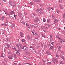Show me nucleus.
Returning <instances> with one entry per match:
<instances>
[{"mask_svg":"<svg viewBox=\"0 0 65 65\" xmlns=\"http://www.w3.org/2000/svg\"><path fill=\"white\" fill-rule=\"evenodd\" d=\"M9 3L11 6H15V4L13 2L9 1Z\"/></svg>","mask_w":65,"mask_h":65,"instance_id":"obj_1","label":"nucleus"},{"mask_svg":"<svg viewBox=\"0 0 65 65\" xmlns=\"http://www.w3.org/2000/svg\"><path fill=\"white\" fill-rule=\"evenodd\" d=\"M52 61L53 63L54 64H55V62H54V61H55L56 63H57L58 62V61H57V59H56V58H52Z\"/></svg>","mask_w":65,"mask_h":65,"instance_id":"obj_2","label":"nucleus"},{"mask_svg":"<svg viewBox=\"0 0 65 65\" xmlns=\"http://www.w3.org/2000/svg\"><path fill=\"white\" fill-rule=\"evenodd\" d=\"M5 47L6 48H9L10 47L8 43H7L5 45Z\"/></svg>","mask_w":65,"mask_h":65,"instance_id":"obj_3","label":"nucleus"},{"mask_svg":"<svg viewBox=\"0 0 65 65\" xmlns=\"http://www.w3.org/2000/svg\"><path fill=\"white\" fill-rule=\"evenodd\" d=\"M38 21H39V19L38 17H37L34 20V22L35 23H37Z\"/></svg>","mask_w":65,"mask_h":65,"instance_id":"obj_4","label":"nucleus"},{"mask_svg":"<svg viewBox=\"0 0 65 65\" xmlns=\"http://www.w3.org/2000/svg\"><path fill=\"white\" fill-rule=\"evenodd\" d=\"M25 47H26V46H23L22 45H21L20 46V48L21 49H24Z\"/></svg>","mask_w":65,"mask_h":65,"instance_id":"obj_5","label":"nucleus"},{"mask_svg":"<svg viewBox=\"0 0 65 65\" xmlns=\"http://www.w3.org/2000/svg\"><path fill=\"white\" fill-rule=\"evenodd\" d=\"M54 24H55V23H57L59 22V20L57 19H54Z\"/></svg>","mask_w":65,"mask_h":65,"instance_id":"obj_6","label":"nucleus"},{"mask_svg":"<svg viewBox=\"0 0 65 65\" xmlns=\"http://www.w3.org/2000/svg\"><path fill=\"white\" fill-rule=\"evenodd\" d=\"M27 39H32L33 38V37L32 36H31V37L30 36H28L27 37Z\"/></svg>","mask_w":65,"mask_h":65,"instance_id":"obj_7","label":"nucleus"},{"mask_svg":"<svg viewBox=\"0 0 65 65\" xmlns=\"http://www.w3.org/2000/svg\"><path fill=\"white\" fill-rule=\"evenodd\" d=\"M24 48L25 49L24 50L25 51H27L28 50V47H26H26H24Z\"/></svg>","mask_w":65,"mask_h":65,"instance_id":"obj_8","label":"nucleus"},{"mask_svg":"<svg viewBox=\"0 0 65 65\" xmlns=\"http://www.w3.org/2000/svg\"><path fill=\"white\" fill-rule=\"evenodd\" d=\"M14 13V11H11L10 12V15H11L12 14H13Z\"/></svg>","mask_w":65,"mask_h":65,"instance_id":"obj_9","label":"nucleus"},{"mask_svg":"<svg viewBox=\"0 0 65 65\" xmlns=\"http://www.w3.org/2000/svg\"><path fill=\"white\" fill-rule=\"evenodd\" d=\"M12 56L10 55L9 56H8V57L9 59H12Z\"/></svg>","mask_w":65,"mask_h":65,"instance_id":"obj_10","label":"nucleus"},{"mask_svg":"<svg viewBox=\"0 0 65 65\" xmlns=\"http://www.w3.org/2000/svg\"><path fill=\"white\" fill-rule=\"evenodd\" d=\"M46 53L47 55H51V53L48 51H46Z\"/></svg>","mask_w":65,"mask_h":65,"instance_id":"obj_11","label":"nucleus"},{"mask_svg":"<svg viewBox=\"0 0 65 65\" xmlns=\"http://www.w3.org/2000/svg\"><path fill=\"white\" fill-rule=\"evenodd\" d=\"M20 36H21V37H23L24 35L22 33V32H21L20 33Z\"/></svg>","mask_w":65,"mask_h":65,"instance_id":"obj_12","label":"nucleus"},{"mask_svg":"<svg viewBox=\"0 0 65 65\" xmlns=\"http://www.w3.org/2000/svg\"><path fill=\"white\" fill-rule=\"evenodd\" d=\"M24 58L25 59H26V60H28V59L29 58V57H28L26 56H24Z\"/></svg>","mask_w":65,"mask_h":65,"instance_id":"obj_13","label":"nucleus"},{"mask_svg":"<svg viewBox=\"0 0 65 65\" xmlns=\"http://www.w3.org/2000/svg\"><path fill=\"white\" fill-rule=\"evenodd\" d=\"M59 6V7L60 8V9H63V7L62 6H61V5H60Z\"/></svg>","mask_w":65,"mask_h":65,"instance_id":"obj_14","label":"nucleus"},{"mask_svg":"<svg viewBox=\"0 0 65 65\" xmlns=\"http://www.w3.org/2000/svg\"><path fill=\"white\" fill-rule=\"evenodd\" d=\"M5 18V17H3L1 18V20L2 21H3L4 20V19Z\"/></svg>","mask_w":65,"mask_h":65,"instance_id":"obj_15","label":"nucleus"},{"mask_svg":"<svg viewBox=\"0 0 65 65\" xmlns=\"http://www.w3.org/2000/svg\"><path fill=\"white\" fill-rule=\"evenodd\" d=\"M34 2H40V0H34Z\"/></svg>","mask_w":65,"mask_h":65,"instance_id":"obj_16","label":"nucleus"},{"mask_svg":"<svg viewBox=\"0 0 65 65\" xmlns=\"http://www.w3.org/2000/svg\"><path fill=\"white\" fill-rule=\"evenodd\" d=\"M60 42L61 43H62L63 42H64V41H63L62 40V39H60L59 40Z\"/></svg>","mask_w":65,"mask_h":65,"instance_id":"obj_17","label":"nucleus"},{"mask_svg":"<svg viewBox=\"0 0 65 65\" xmlns=\"http://www.w3.org/2000/svg\"><path fill=\"white\" fill-rule=\"evenodd\" d=\"M13 55L14 56L15 58V59H17V55L15 54H13Z\"/></svg>","mask_w":65,"mask_h":65,"instance_id":"obj_18","label":"nucleus"},{"mask_svg":"<svg viewBox=\"0 0 65 65\" xmlns=\"http://www.w3.org/2000/svg\"><path fill=\"white\" fill-rule=\"evenodd\" d=\"M7 26V24H6L4 23L3 24H1V26Z\"/></svg>","mask_w":65,"mask_h":65,"instance_id":"obj_19","label":"nucleus"},{"mask_svg":"<svg viewBox=\"0 0 65 65\" xmlns=\"http://www.w3.org/2000/svg\"><path fill=\"white\" fill-rule=\"evenodd\" d=\"M21 41L22 42H25V41H26V40L24 39H22L21 40Z\"/></svg>","mask_w":65,"mask_h":65,"instance_id":"obj_20","label":"nucleus"},{"mask_svg":"<svg viewBox=\"0 0 65 65\" xmlns=\"http://www.w3.org/2000/svg\"><path fill=\"white\" fill-rule=\"evenodd\" d=\"M26 55H30V52H26Z\"/></svg>","mask_w":65,"mask_h":65,"instance_id":"obj_21","label":"nucleus"},{"mask_svg":"<svg viewBox=\"0 0 65 65\" xmlns=\"http://www.w3.org/2000/svg\"><path fill=\"white\" fill-rule=\"evenodd\" d=\"M14 27V25H11L10 26V27L11 28H13Z\"/></svg>","mask_w":65,"mask_h":65,"instance_id":"obj_22","label":"nucleus"},{"mask_svg":"<svg viewBox=\"0 0 65 65\" xmlns=\"http://www.w3.org/2000/svg\"><path fill=\"white\" fill-rule=\"evenodd\" d=\"M21 24H23V25H25L26 24L24 22V21H22L21 22Z\"/></svg>","mask_w":65,"mask_h":65,"instance_id":"obj_23","label":"nucleus"},{"mask_svg":"<svg viewBox=\"0 0 65 65\" xmlns=\"http://www.w3.org/2000/svg\"><path fill=\"white\" fill-rule=\"evenodd\" d=\"M47 9L48 10H50L51 9V8L48 7L47 8Z\"/></svg>","mask_w":65,"mask_h":65,"instance_id":"obj_24","label":"nucleus"},{"mask_svg":"<svg viewBox=\"0 0 65 65\" xmlns=\"http://www.w3.org/2000/svg\"><path fill=\"white\" fill-rule=\"evenodd\" d=\"M52 19H55V18H56V17H55L54 16V15H53L52 14Z\"/></svg>","mask_w":65,"mask_h":65,"instance_id":"obj_25","label":"nucleus"},{"mask_svg":"<svg viewBox=\"0 0 65 65\" xmlns=\"http://www.w3.org/2000/svg\"><path fill=\"white\" fill-rule=\"evenodd\" d=\"M28 4L29 5H33V3L32 2H30V3H28Z\"/></svg>","mask_w":65,"mask_h":65,"instance_id":"obj_26","label":"nucleus"},{"mask_svg":"<svg viewBox=\"0 0 65 65\" xmlns=\"http://www.w3.org/2000/svg\"><path fill=\"white\" fill-rule=\"evenodd\" d=\"M56 11H57V12H59V13L60 12H61V11H60L59 10H58V9H56Z\"/></svg>","mask_w":65,"mask_h":65,"instance_id":"obj_27","label":"nucleus"},{"mask_svg":"<svg viewBox=\"0 0 65 65\" xmlns=\"http://www.w3.org/2000/svg\"><path fill=\"white\" fill-rule=\"evenodd\" d=\"M44 28V29H48V28H47L46 27H45V26H43Z\"/></svg>","mask_w":65,"mask_h":65,"instance_id":"obj_28","label":"nucleus"},{"mask_svg":"<svg viewBox=\"0 0 65 65\" xmlns=\"http://www.w3.org/2000/svg\"><path fill=\"white\" fill-rule=\"evenodd\" d=\"M60 64H62V65H63V64L64 63H63V62L62 61H61V62H60Z\"/></svg>","mask_w":65,"mask_h":65,"instance_id":"obj_29","label":"nucleus"},{"mask_svg":"<svg viewBox=\"0 0 65 65\" xmlns=\"http://www.w3.org/2000/svg\"><path fill=\"white\" fill-rule=\"evenodd\" d=\"M16 47H18V48H20V46L18 45V44H17L16 45Z\"/></svg>","mask_w":65,"mask_h":65,"instance_id":"obj_30","label":"nucleus"},{"mask_svg":"<svg viewBox=\"0 0 65 65\" xmlns=\"http://www.w3.org/2000/svg\"><path fill=\"white\" fill-rule=\"evenodd\" d=\"M3 11H4V12H5L6 14H7V13H6V12H5V10H4V9H3Z\"/></svg>","mask_w":65,"mask_h":65,"instance_id":"obj_31","label":"nucleus"},{"mask_svg":"<svg viewBox=\"0 0 65 65\" xmlns=\"http://www.w3.org/2000/svg\"><path fill=\"white\" fill-rule=\"evenodd\" d=\"M47 23H50V19H47Z\"/></svg>","mask_w":65,"mask_h":65,"instance_id":"obj_32","label":"nucleus"},{"mask_svg":"<svg viewBox=\"0 0 65 65\" xmlns=\"http://www.w3.org/2000/svg\"><path fill=\"white\" fill-rule=\"evenodd\" d=\"M39 47H40V46H38L36 47V48L37 49H38V48H39Z\"/></svg>","mask_w":65,"mask_h":65,"instance_id":"obj_33","label":"nucleus"},{"mask_svg":"<svg viewBox=\"0 0 65 65\" xmlns=\"http://www.w3.org/2000/svg\"><path fill=\"white\" fill-rule=\"evenodd\" d=\"M50 47L52 49H53V48H54V46H51V47L50 46Z\"/></svg>","mask_w":65,"mask_h":65,"instance_id":"obj_34","label":"nucleus"},{"mask_svg":"<svg viewBox=\"0 0 65 65\" xmlns=\"http://www.w3.org/2000/svg\"><path fill=\"white\" fill-rule=\"evenodd\" d=\"M14 17L15 18V19H16L17 17V15L14 14Z\"/></svg>","mask_w":65,"mask_h":65,"instance_id":"obj_35","label":"nucleus"},{"mask_svg":"<svg viewBox=\"0 0 65 65\" xmlns=\"http://www.w3.org/2000/svg\"><path fill=\"white\" fill-rule=\"evenodd\" d=\"M2 63L4 65H6V64H5V63H4V62L3 61L2 62Z\"/></svg>","mask_w":65,"mask_h":65,"instance_id":"obj_36","label":"nucleus"},{"mask_svg":"<svg viewBox=\"0 0 65 65\" xmlns=\"http://www.w3.org/2000/svg\"><path fill=\"white\" fill-rule=\"evenodd\" d=\"M19 52L18 51H17L16 52V54H17V55H18L19 54Z\"/></svg>","mask_w":65,"mask_h":65,"instance_id":"obj_37","label":"nucleus"},{"mask_svg":"<svg viewBox=\"0 0 65 65\" xmlns=\"http://www.w3.org/2000/svg\"><path fill=\"white\" fill-rule=\"evenodd\" d=\"M12 49L15 50H17V49H16V48L15 47L13 48V47H12Z\"/></svg>","mask_w":65,"mask_h":65,"instance_id":"obj_38","label":"nucleus"},{"mask_svg":"<svg viewBox=\"0 0 65 65\" xmlns=\"http://www.w3.org/2000/svg\"><path fill=\"white\" fill-rule=\"evenodd\" d=\"M36 35H37V36L38 37H39V36H39V35L37 34H36Z\"/></svg>","mask_w":65,"mask_h":65,"instance_id":"obj_39","label":"nucleus"},{"mask_svg":"<svg viewBox=\"0 0 65 65\" xmlns=\"http://www.w3.org/2000/svg\"><path fill=\"white\" fill-rule=\"evenodd\" d=\"M32 17H35V13H32Z\"/></svg>","mask_w":65,"mask_h":65,"instance_id":"obj_40","label":"nucleus"},{"mask_svg":"<svg viewBox=\"0 0 65 65\" xmlns=\"http://www.w3.org/2000/svg\"><path fill=\"white\" fill-rule=\"evenodd\" d=\"M49 28V27H51V25L49 24L46 25Z\"/></svg>","mask_w":65,"mask_h":65,"instance_id":"obj_41","label":"nucleus"},{"mask_svg":"<svg viewBox=\"0 0 65 65\" xmlns=\"http://www.w3.org/2000/svg\"><path fill=\"white\" fill-rule=\"evenodd\" d=\"M26 26H27V27H28V26H29V25L28 24H27V23H26Z\"/></svg>","mask_w":65,"mask_h":65,"instance_id":"obj_42","label":"nucleus"},{"mask_svg":"<svg viewBox=\"0 0 65 65\" xmlns=\"http://www.w3.org/2000/svg\"><path fill=\"white\" fill-rule=\"evenodd\" d=\"M63 17L64 18H65V14L64 13L63 14Z\"/></svg>","mask_w":65,"mask_h":65,"instance_id":"obj_43","label":"nucleus"},{"mask_svg":"<svg viewBox=\"0 0 65 65\" xmlns=\"http://www.w3.org/2000/svg\"><path fill=\"white\" fill-rule=\"evenodd\" d=\"M61 58L62 59H63V60H64V57H62Z\"/></svg>","mask_w":65,"mask_h":65,"instance_id":"obj_44","label":"nucleus"},{"mask_svg":"<svg viewBox=\"0 0 65 65\" xmlns=\"http://www.w3.org/2000/svg\"><path fill=\"white\" fill-rule=\"evenodd\" d=\"M39 9L40 10H41V11H43V10L41 8H40Z\"/></svg>","mask_w":65,"mask_h":65,"instance_id":"obj_45","label":"nucleus"},{"mask_svg":"<svg viewBox=\"0 0 65 65\" xmlns=\"http://www.w3.org/2000/svg\"><path fill=\"white\" fill-rule=\"evenodd\" d=\"M39 14H41V13H42V12H40L38 13Z\"/></svg>","mask_w":65,"mask_h":65,"instance_id":"obj_46","label":"nucleus"},{"mask_svg":"<svg viewBox=\"0 0 65 65\" xmlns=\"http://www.w3.org/2000/svg\"><path fill=\"white\" fill-rule=\"evenodd\" d=\"M6 40H7V41H9V38H7L6 39Z\"/></svg>","mask_w":65,"mask_h":65,"instance_id":"obj_47","label":"nucleus"},{"mask_svg":"<svg viewBox=\"0 0 65 65\" xmlns=\"http://www.w3.org/2000/svg\"><path fill=\"white\" fill-rule=\"evenodd\" d=\"M34 27L35 28H36L37 27V26L36 25L34 26Z\"/></svg>","mask_w":65,"mask_h":65,"instance_id":"obj_48","label":"nucleus"},{"mask_svg":"<svg viewBox=\"0 0 65 65\" xmlns=\"http://www.w3.org/2000/svg\"><path fill=\"white\" fill-rule=\"evenodd\" d=\"M50 45H51L50 44H48L47 45V46H48V47H50Z\"/></svg>","mask_w":65,"mask_h":65,"instance_id":"obj_49","label":"nucleus"},{"mask_svg":"<svg viewBox=\"0 0 65 65\" xmlns=\"http://www.w3.org/2000/svg\"><path fill=\"white\" fill-rule=\"evenodd\" d=\"M37 16V14L35 13V17H36Z\"/></svg>","mask_w":65,"mask_h":65,"instance_id":"obj_50","label":"nucleus"},{"mask_svg":"<svg viewBox=\"0 0 65 65\" xmlns=\"http://www.w3.org/2000/svg\"><path fill=\"white\" fill-rule=\"evenodd\" d=\"M24 14L25 15H27V12H24Z\"/></svg>","mask_w":65,"mask_h":65,"instance_id":"obj_51","label":"nucleus"},{"mask_svg":"<svg viewBox=\"0 0 65 65\" xmlns=\"http://www.w3.org/2000/svg\"><path fill=\"white\" fill-rule=\"evenodd\" d=\"M58 49H59V50H58V52H61V51L60 50V49H59V48H58Z\"/></svg>","mask_w":65,"mask_h":65,"instance_id":"obj_52","label":"nucleus"},{"mask_svg":"<svg viewBox=\"0 0 65 65\" xmlns=\"http://www.w3.org/2000/svg\"><path fill=\"white\" fill-rule=\"evenodd\" d=\"M18 51H19V52H21L22 51V50L20 49V50H18Z\"/></svg>","mask_w":65,"mask_h":65,"instance_id":"obj_53","label":"nucleus"},{"mask_svg":"<svg viewBox=\"0 0 65 65\" xmlns=\"http://www.w3.org/2000/svg\"><path fill=\"white\" fill-rule=\"evenodd\" d=\"M54 43H55L54 42H52V43H51V44H52V45H53V44H54Z\"/></svg>","mask_w":65,"mask_h":65,"instance_id":"obj_54","label":"nucleus"},{"mask_svg":"<svg viewBox=\"0 0 65 65\" xmlns=\"http://www.w3.org/2000/svg\"><path fill=\"white\" fill-rule=\"evenodd\" d=\"M18 44H19V45L21 46V43H19Z\"/></svg>","mask_w":65,"mask_h":65,"instance_id":"obj_55","label":"nucleus"},{"mask_svg":"<svg viewBox=\"0 0 65 65\" xmlns=\"http://www.w3.org/2000/svg\"><path fill=\"white\" fill-rule=\"evenodd\" d=\"M9 15V18H11V17H12V16H11V15Z\"/></svg>","mask_w":65,"mask_h":65,"instance_id":"obj_56","label":"nucleus"},{"mask_svg":"<svg viewBox=\"0 0 65 65\" xmlns=\"http://www.w3.org/2000/svg\"><path fill=\"white\" fill-rule=\"evenodd\" d=\"M43 22H45V21H46V20H45L44 19L43 20Z\"/></svg>","mask_w":65,"mask_h":65,"instance_id":"obj_57","label":"nucleus"},{"mask_svg":"<svg viewBox=\"0 0 65 65\" xmlns=\"http://www.w3.org/2000/svg\"><path fill=\"white\" fill-rule=\"evenodd\" d=\"M19 13L21 15H22V13L21 12H20Z\"/></svg>","mask_w":65,"mask_h":65,"instance_id":"obj_58","label":"nucleus"},{"mask_svg":"<svg viewBox=\"0 0 65 65\" xmlns=\"http://www.w3.org/2000/svg\"><path fill=\"white\" fill-rule=\"evenodd\" d=\"M7 29H8V30H9V27H7Z\"/></svg>","mask_w":65,"mask_h":65,"instance_id":"obj_59","label":"nucleus"},{"mask_svg":"<svg viewBox=\"0 0 65 65\" xmlns=\"http://www.w3.org/2000/svg\"><path fill=\"white\" fill-rule=\"evenodd\" d=\"M17 55H18V56H20V53H19Z\"/></svg>","mask_w":65,"mask_h":65,"instance_id":"obj_60","label":"nucleus"},{"mask_svg":"<svg viewBox=\"0 0 65 65\" xmlns=\"http://www.w3.org/2000/svg\"><path fill=\"white\" fill-rule=\"evenodd\" d=\"M51 8L52 9V10H54V8L53 7H51Z\"/></svg>","mask_w":65,"mask_h":65,"instance_id":"obj_61","label":"nucleus"},{"mask_svg":"<svg viewBox=\"0 0 65 65\" xmlns=\"http://www.w3.org/2000/svg\"><path fill=\"white\" fill-rule=\"evenodd\" d=\"M10 54H11V53L10 52H8V54H9V55H10Z\"/></svg>","mask_w":65,"mask_h":65,"instance_id":"obj_62","label":"nucleus"},{"mask_svg":"<svg viewBox=\"0 0 65 65\" xmlns=\"http://www.w3.org/2000/svg\"><path fill=\"white\" fill-rule=\"evenodd\" d=\"M59 2H60V3H62V1L61 0H60Z\"/></svg>","mask_w":65,"mask_h":65,"instance_id":"obj_63","label":"nucleus"},{"mask_svg":"<svg viewBox=\"0 0 65 65\" xmlns=\"http://www.w3.org/2000/svg\"><path fill=\"white\" fill-rule=\"evenodd\" d=\"M47 64L48 65H49V62H48L47 63Z\"/></svg>","mask_w":65,"mask_h":65,"instance_id":"obj_64","label":"nucleus"}]
</instances>
